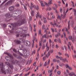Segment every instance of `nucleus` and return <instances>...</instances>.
<instances>
[{
    "mask_svg": "<svg viewBox=\"0 0 76 76\" xmlns=\"http://www.w3.org/2000/svg\"><path fill=\"white\" fill-rule=\"evenodd\" d=\"M44 33H45V34L46 35H47V34H48V32H47V29H46L44 31Z\"/></svg>",
    "mask_w": 76,
    "mask_h": 76,
    "instance_id": "obj_36",
    "label": "nucleus"
},
{
    "mask_svg": "<svg viewBox=\"0 0 76 76\" xmlns=\"http://www.w3.org/2000/svg\"><path fill=\"white\" fill-rule=\"evenodd\" d=\"M19 54L20 56H23V57H24V56L22 54V53H19Z\"/></svg>",
    "mask_w": 76,
    "mask_h": 76,
    "instance_id": "obj_56",
    "label": "nucleus"
},
{
    "mask_svg": "<svg viewBox=\"0 0 76 76\" xmlns=\"http://www.w3.org/2000/svg\"><path fill=\"white\" fill-rule=\"evenodd\" d=\"M47 51H48V50H49L50 49V47H48V46H47Z\"/></svg>",
    "mask_w": 76,
    "mask_h": 76,
    "instance_id": "obj_55",
    "label": "nucleus"
},
{
    "mask_svg": "<svg viewBox=\"0 0 76 76\" xmlns=\"http://www.w3.org/2000/svg\"><path fill=\"white\" fill-rule=\"evenodd\" d=\"M13 55L14 56V57H15L16 58L21 59V61H22V60H23V59H22V58L20 56H18L15 53H13Z\"/></svg>",
    "mask_w": 76,
    "mask_h": 76,
    "instance_id": "obj_6",
    "label": "nucleus"
},
{
    "mask_svg": "<svg viewBox=\"0 0 76 76\" xmlns=\"http://www.w3.org/2000/svg\"><path fill=\"white\" fill-rule=\"evenodd\" d=\"M5 54L10 57V58H11L10 61H11V63L12 64H18L19 63V61H18L17 60L15 59L14 60H13V56L11 55L10 53H5Z\"/></svg>",
    "mask_w": 76,
    "mask_h": 76,
    "instance_id": "obj_3",
    "label": "nucleus"
},
{
    "mask_svg": "<svg viewBox=\"0 0 76 76\" xmlns=\"http://www.w3.org/2000/svg\"><path fill=\"white\" fill-rule=\"evenodd\" d=\"M45 60V56H44L43 58V61H44Z\"/></svg>",
    "mask_w": 76,
    "mask_h": 76,
    "instance_id": "obj_57",
    "label": "nucleus"
},
{
    "mask_svg": "<svg viewBox=\"0 0 76 76\" xmlns=\"http://www.w3.org/2000/svg\"><path fill=\"white\" fill-rule=\"evenodd\" d=\"M11 69H12L13 68V66L12 65H11L10 64V65L8 66Z\"/></svg>",
    "mask_w": 76,
    "mask_h": 76,
    "instance_id": "obj_30",
    "label": "nucleus"
},
{
    "mask_svg": "<svg viewBox=\"0 0 76 76\" xmlns=\"http://www.w3.org/2000/svg\"><path fill=\"white\" fill-rule=\"evenodd\" d=\"M9 31L10 33H13V31L12 30H10Z\"/></svg>",
    "mask_w": 76,
    "mask_h": 76,
    "instance_id": "obj_64",
    "label": "nucleus"
},
{
    "mask_svg": "<svg viewBox=\"0 0 76 76\" xmlns=\"http://www.w3.org/2000/svg\"><path fill=\"white\" fill-rule=\"evenodd\" d=\"M42 31H41V29L40 28L39 30V35H41V33Z\"/></svg>",
    "mask_w": 76,
    "mask_h": 76,
    "instance_id": "obj_29",
    "label": "nucleus"
},
{
    "mask_svg": "<svg viewBox=\"0 0 76 76\" xmlns=\"http://www.w3.org/2000/svg\"><path fill=\"white\" fill-rule=\"evenodd\" d=\"M70 22V21H69L68 22V28H65V31H66V32H67V34H69V33L70 32L69 31H68V29H70V28L69 27V23Z\"/></svg>",
    "mask_w": 76,
    "mask_h": 76,
    "instance_id": "obj_9",
    "label": "nucleus"
},
{
    "mask_svg": "<svg viewBox=\"0 0 76 76\" xmlns=\"http://www.w3.org/2000/svg\"><path fill=\"white\" fill-rule=\"evenodd\" d=\"M31 4L32 7H34V9H36L37 10H39V6L38 5H37V6H35V5H33V4L32 2L31 3Z\"/></svg>",
    "mask_w": 76,
    "mask_h": 76,
    "instance_id": "obj_8",
    "label": "nucleus"
},
{
    "mask_svg": "<svg viewBox=\"0 0 76 76\" xmlns=\"http://www.w3.org/2000/svg\"><path fill=\"white\" fill-rule=\"evenodd\" d=\"M64 18H65V17H66V14H67V13L66 12H64Z\"/></svg>",
    "mask_w": 76,
    "mask_h": 76,
    "instance_id": "obj_44",
    "label": "nucleus"
},
{
    "mask_svg": "<svg viewBox=\"0 0 76 76\" xmlns=\"http://www.w3.org/2000/svg\"><path fill=\"white\" fill-rule=\"evenodd\" d=\"M39 25H41L42 24V22H41V20H39Z\"/></svg>",
    "mask_w": 76,
    "mask_h": 76,
    "instance_id": "obj_40",
    "label": "nucleus"
},
{
    "mask_svg": "<svg viewBox=\"0 0 76 76\" xmlns=\"http://www.w3.org/2000/svg\"><path fill=\"white\" fill-rule=\"evenodd\" d=\"M66 68L68 67V69H69V70H72V67L69 66V65H68V64H67L66 65Z\"/></svg>",
    "mask_w": 76,
    "mask_h": 76,
    "instance_id": "obj_20",
    "label": "nucleus"
},
{
    "mask_svg": "<svg viewBox=\"0 0 76 76\" xmlns=\"http://www.w3.org/2000/svg\"><path fill=\"white\" fill-rule=\"evenodd\" d=\"M24 39H22V38H19L18 40H15L14 41L16 44H20L21 42H23H23H24V44L28 46V47H30V46H31V42L28 41H24Z\"/></svg>",
    "mask_w": 76,
    "mask_h": 76,
    "instance_id": "obj_2",
    "label": "nucleus"
},
{
    "mask_svg": "<svg viewBox=\"0 0 76 76\" xmlns=\"http://www.w3.org/2000/svg\"><path fill=\"white\" fill-rule=\"evenodd\" d=\"M62 60L64 63H65V62H66V61L67 63H68V61H67V60L66 58L63 59Z\"/></svg>",
    "mask_w": 76,
    "mask_h": 76,
    "instance_id": "obj_25",
    "label": "nucleus"
},
{
    "mask_svg": "<svg viewBox=\"0 0 76 76\" xmlns=\"http://www.w3.org/2000/svg\"><path fill=\"white\" fill-rule=\"evenodd\" d=\"M17 23H15L13 24H11V25L12 26V29L15 30V33H19L20 32V34H17L16 35L17 37H19L20 35V37H23V39H25L26 36H29V34H25V30H23L22 28H19L18 29V28L16 26H19L25 23V20L23 19L22 18V16L20 17Z\"/></svg>",
    "mask_w": 76,
    "mask_h": 76,
    "instance_id": "obj_1",
    "label": "nucleus"
},
{
    "mask_svg": "<svg viewBox=\"0 0 76 76\" xmlns=\"http://www.w3.org/2000/svg\"><path fill=\"white\" fill-rule=\"evenodd\" d=\"M57 19H59V20H61V17H60V16L59 15H58V16L57 17Z\"/></svg>",
    "mask_w": 76,
    "mask_h": 76,
    "instance_id": "obj_33",
    "label": "nucleus"
},
{
    "mask_svg": "<svg viewBox=\"0 0 76 76\" xmlns=\"http://www.w3.org/2000/svg\"><path fill=\"white\" fill-rule=\"evenodd\" d=\"M54 41L55 42H57L58 41V40H57V39H54Z\"/></svg>",
    "mask_w": 76,
    "mask_h": 76,
    "instance_id": "obj_53",
    "label": "nucleus"
},
{
    "mask_svg": "<svg viewBox=\"0 0 76 76\" xmlns=\"http://www.w3.org/2000/svg\"><path fill=\"white\" fill-rule=\"evenodd\" d=\"M73 12H74V15L75 16L76 15V10L75 9H73Z\"/></svg>",
    "mask_w": 76,
    "mask_h": 76,
    "instance_id": "obj_27",
    "label": "nucleus"
},
{
    "mask_svg": "<svg viewBox=\"0 0 76 76\" xmlns=\"http://www.w3.org/2000/svg\"><path fill=\"white\" fill-rule=\"evenodd\" d=\"M14 1H15V0H11L7 2V3H8V4L10 5H11V4H12L13 2H14Z\"/></svg>",
    "mask_w": 76,
    "mask_h": 76,
    "instance_id": "obj_11",
    "label": "nucleus"
},
{
    "mask_svg": "<svg viewBox=\"0 0 76 76\" xmlns=\"http://www.w3.org/2000/svg\"><path fill=\"white\" fill-rule=\"evenodd\" d=\"M30 70V68L28 67L26 69V72H28V70Z\"/></svg>",
    "mask_w": 76,
    "mask_h": 76,
    "instance_id": "obj_54",
    "label": "nucleus"
},
{
    "mask_svg": "<svg viewBox=\"0 0 76 76\" xmlns=\"http://www.w3.org/2000/svg\"><path fill=\"white\" fill-rule=\"evenodd\" d=\"M14 9H15V7L14 6H11L9 8V10L10 12L13 11Z\"/></svg>",
    "mask_w": 76,
    "mask_h": 76,
    "instance_id": "obj_10",
    "label": "nucleus"
},
{
    "mask_svg": "<svg viewBox=\"0 0 76 76\" xmlns=\"http://www.w3.org/2000/svg\"><path fill=\"white\" fill-rule=\"evenodd\" d=\"M23 53L24 54L25 56H28L30 55V53H29V52H27V51L26 50V49H23Z\"/></svg>",
    "mask_w": 76,
    "mask_h": 76,
    "instance_id": "obj_7",
    "label": "nucleus"
},
{
    "mask_svg": "<svg viewBox=\"0 0 76 76\" xmlns=\"http://www.w3.org/2000/svg\"><path fill=\"white\" fill-rule=\"evenodd\" d=\"M36 16L37 19L38 18V17H39L40 18H41V16H39V14L38 12H37V15H36Z\"/></svg>",
    "mask_w": 76,
    "mask_h": 76,
    "instance_id": "obj_16",
    "label": "nucleus"
},
{
    "mask_svg": "<svg viewBox=\"0 0 76 76\" xmlns=\"http://www.w3.org/2000/svg\"><path fill=\"white\" fill-rule=\"evenodd\" d=\"M51 30L52 32H54V29L52 28L51 29Z\"/></svg>",
    "mask_w": 76,
    "mask_h": 76,
    "instance_id": "obj_61",
    "label": "nucleus"
},
{
    "mask_svg": "<svg viewBox=\"0 0 76 76\" xmlns=\"http://www.w3.org/2000/svg\"><path fill=\"white\" fill-rule=\"evenodd\" d=\"M5 65H6V66H10V64L9 63V62H5Z\"/></svg>",
    "mask_w": 76,
    "mask_h": 76,
    "instance_id": "obj_24",
    "label": "nucleus"
},
{
    "mask_svg": "<svg viewBox=\"0 0 76 76\" xmlns=\"http://www.w3.org/2000/svg\"><path fill=\"white\" fill-rule=\"evenodd\" d=\"M61 49L62 50H64V47H63V46H61Z\"/></svg>",
    "mask_w": 76,
    "mask_h": 76,
    "instance_id": "obj_48",
    "label": "nucleus"
},
{
    "mask_svg": "<svg viewBox=\"0 0 76 76\" xmlns=\"http://www.w3.org/2000/svg\"><path fill=\"white\" fill-rule=\"evenodd\" d=\"M5 16L6 17V18H8V17L9 18L11 16V15H10L9 13H8L5 15Z\"/></svg>",
    "mask_w": 76,
    "mask_h": 76,
    "instance_id": "obj_15",
    "label": "nucleus"
},
{
    "mask_svg": "<svg viewBox=\"0 0 76 76\" xmlns=\"http://www.w3.org/2000/svg\"><path fill=\"white\" fill-rule=\"evenodd\" d=\"M53 62H56V61H57V59H53Z\"/></svg>",
    "mask_w": 76,
    "mask_h": 76,
    "instance_id": "obj_47",
    "label": "nucleus"
},
{
    "mask_svg": "<svg viewBox=\"0 0 76 76\" xmlns=\"http://www.w3.org/2000/svg\"><path fill=\"white\" fill-rule=\"evenodd\" d=\"M69 76H72L73 75L76 76V75H75L74 73L73 72H70V73L69 74Z\"/></svg>",
    "mask_w": 76,
    "mask_h": 76,
    "instance_id": "obj_18",
    "label": "nucleus"
},
{
    "mask_svg": "<svg viewBox=\"0 0 76 76\" xmlns=\"http://www.w3.org/2000/svg\"><path fill=\"white\" fill-rule=\"evenodd\" d=\"M22 13V11L21 10H19L18 12V13L19 15H20Z\"/></svg>",
    "mask_w": 76,
    "mask_h": 76,
    "instance_id": "obj_23",
    "label": "nucleus"
},
{
    "mask_svg": "<svg viewBox=\"0 0 76 76\" xmlns=\"http://www.w3.org/2000/svg\"><path fill=\"white\" fill-rule=\"evenodd\" d=\"M57 73L58 75H60L61 73V72H60V71H58L57 72Z\"/></svg>",
    "mask_w": 76,
    "mask_h": 76,
    "instance_id": "obj_50",
    "label": "nucleus"
},
{
    "mask_svg": "<svg viewBox=\"0 0 76 76\" xmlns=\"http://www.w3.org/2000/svg\"><path fill=\"white\" fill-rule=\"evenodd\" d=\"M31 15L32 16H34V11L31 10Z\"/></svg>",
    "mask_w": 76,
    "mask_h": 76,
    "instance_id": "obj_28",
    "label": "nucleus"
},
{
    "mask_svg": "<svg viewBox=\"0 0 76 76\" xmlns=\"http://www.w3.org/2000/svg\"><path fill=\"white\" fill-rule=\"evenodd\" d=\"M15 6L18 7L19 6V4H15Z\"/></svg>",
    "mask_w": 76,
    "mask_h": 76,
    "instance_id": "obj_52",
    "label": "nucleus"
},
{
    "mask_svg": "<svg viewBox=\"0 0 76 76\" xmlns=\"http://www.w3.org/2000/svg\"><path fill=\"white\" fill-rule=\"evenodd\" d=\"M64 55L66 56L67 57L69 58V54L67 53H65L64 54Z\"/></svg>",
    "mask_w": 76,
    "mask_h": 76,
    "instance_id": "obj_34",
    "label": "nucleus"
},
{
    "mask_svg": "<svg viewBox=\"0 0 76 76\" xmlns=\"http://www.w3.org/2000/svg\"><path fill=\"white\" fill-rule=\"evenodd\" d=\"M43 22L44 23H46L47 22V20H44L43 21Z\"/></svg>",
    "mask_w": 76,
    "mask_h": 76,
    "instance_id": "obj_49",
    "label": "nucleus"
},
{
    "mask_svg": "<svg viewBox=\"0 0 76 76\" xmlns=\"http://www.w3.org/2000/svg\"><path fill=\"white\" fill-rule=\"evenodd\" d=\"M3 63H2L1 64H0V67L1 68V73H4V75H6V73L5 72V71L3 70Z\"/></svg>",
    "mask_w": 76,
    "mask_h": 76,
    "instance_id": "obj_5",
    "label": "nucleus"
},
{
    "mask_svg": "<svg viewBox=\"0 0 76 76\" xmlns=\"http://www.w3.org/2000/svg\"><path fill=\"white\" fill-rule=\"evenodd\" d=\"M42 29H45V26L44 24H43L42 25Z\"/></svg>",
    "mask_w": 76,
    "mask_h": 76,
    "instance_id": "obj_31",
    "label": "nucleus"
},
{
    "mask_svg": "<svg viewBox=\"0 0 76 76\" xmlns=\"http://www.w3.org/2000/svg\"><path fill=\"white\" fill-rule=\"evenodd\" d=\"M60 13H61L62 12H63V9H62L61 8H60Z\"/></svg>",
    "mask_w": 76,
    "mask_h": 76,
    "instance_id": "obj_51",
    "label": "nucleus"
},
{
    "mask_svg": "<svg viewBox=\"0 0 76 76\" xmlns=\"http://www.w3.org/2000/svg\"><path fill=\"white\" fill-rule=\"evenodd\" d=\"M52 0H50L49 2L48 3V4H52Z\"/></svg>",
    "mask_w": 76,
    "mask_h": 76,
    "instance_id": "obj_37",
    "label": "nucleus"
},
{
    "mask_svg": "<svg viewBox=\"0 0 76 76\" xmlns=\"http://www.w3.org/2000/svg\"><path fill=\"white\" fill-rule=\"evenodd\" d=\"M69 40H72L73 42L75 41L74 39H73V37L72 36H69Z\"/></svg>",
    "mask_w": 76,
    "mask_h": 76,
    "instance_id": "obj_17",
    "label": "nucleus"
},
{
    "mask_svg": "<svg viewBox=\"0 0 76 76\" xmlns=\"http://www.w3.org/2000/svg\"><path fill=\"white\" fill-rule=\"evenodd\" d=\"M54 24L53 23V22H51L50 23V25H52L53 26V27H54V28L55 26L54 25L56 26V27H58V25L57 24L58 23V21H57V19H56V20H54Z\"/></svg>",
    "mask_w": 76,
    "mask_h": 76,
    "instance_id": "obj_4",
    "label": "nucleus"
},
{
    "mask_svg": "<svg viewBox=\"0 0 76 76\" xmlns=\"http://www.w3.org/2000/svg\"><path fill=\"white\" fill-rule=\"evenodd\" d=\"M48 36L47 35H47L45 34L44 36H43L42 38H48Z\"/></svg>",
    "mask_w": 76,
    "mask_h": 76,
    "instance_id": "obj_22",
    "label": "nucleus"
},
{
    "mask_svg": "<svg viewBox=\"0 0 76 76\" xmlns=\"http://www.w3.org/2000/svg\"><path fill=\"white\" fill-rule=\"evenodd\" d=\"M58 40L59 42V43H60V44H61V40H60V39H59Z\"/></svg>",
    "mask_w": 76,
    "mask_h": 76,
    "instance_id": "obj_58",
    "label": "nucleus"
},
{
    "mask_svg": "<svg viewBox=\"0 0 76 76\" xmlns=\"http://www.w3.org/2000/svg\"><path fill=\"white\" fill-rule=\"evenodd\" d=\"M56 48H59V46L57 45H56Z\"/></svg>",
    "mask_w": 76,
    "mask_h": 76,
    "instance_id": "obj_63",
    "label": "nucleus"
},
{
    "mask_svg": "<svg viewBox=\"0 0 76 76\" xmlns=\"http://www.w3.org/2000/svg\"><path fill=\"white\" fill-rule=\"evenodd\" d=\"M8 1V0H5L4 1V2H3V3H2L1 4V5H2V4H4V3H6V1Z\"/></svg>",
    "mask_w": 76,
    "mask_h": 76,
    "instance_id": "obj_39",
    "label": "nucleus"
},
{
    "mask_svg": "<svg viewBox=\"0 0 76 76\" xmlns=\"http://www.w3.org/2000/svg\"><path fill=\"white\" fill-rule=\"evenodd\" d=\"M9 6V4H8V2H7L5 4L4 6H5V7L6 8H7Z\"/></svg>",
    "mask_w": 76,
    "mask_h": 76,
    "instance_id": "obj_19",
    "label": "nucleus"
},
{
    "mask_svg": "<svg viewBox=\"0 0 76 76\" xmlns=\"http://www.w3.org/2000/svg\"><path fill=\"white\" fill-rule=\"evenodd\" d=\"M62 31L63 32V34H64V38L65 39L66 38V40H67V41H68V39H67V38L66 37V33L64 32V29H63Z\"/></svg>",
    "mask_w": 76,
    "mask_h": 76,
    "instance_id": "obj_13",
    "label": "nucleus"
},
{
    "mask_svg": "<svg viewBox=\"0 0 76 76\" xmlns=\"http://www.w3.org/2000/svg\"><path fill=\"white\" fill-rule=\"evenodd\" d=\"M5 59L7 61H8V60H9V57L7 56H6L5 57Z\"/></svg>",
    "mask_w": 76,
    "mask_h": 76,
    "instance_id": "obj_41",
    "label": "nucleus"
},
{
    "mask_svg": "<svg viewBox=\"0 0 76 76\" xmlns=\"http://www.w3.org/2000/svg\"><path fill=\"white\" fill-rule=\"evenodd\" d=\"M30 28L31 32H32V26H31V24L30 25Z\"/></svg>",
    "mask_w": 76,
    "mask_h": 76,
    "instance_id": "obj_42",
    "label": "nucleus"
},
{
    "mask_svg": "<svg viewBox=\"0 0 76 76\" xmlns=\"http://www.w3.org/2000/svg\"><path fill=\"white\" fill-rule=\"evenodd\" d=\"M51 10V8L50 7H49L48 8H46L47 10Z\"/></svg>",
    "mask_w": 76,
    "mask_h": 76,
    "instance_id": "obj_45",
    "label": "nucleus"
},
{
    "mask_svg": "<svg viewBox=\"0 0 76 76\" xmlns=\"http://www.w3.org/2000/svg\"><path fill=\"white\" fill-rule=\"evenodd\" d=\"M49 42L50 44V46L51 45V43H52V41H53L51 39H49Z\"/></svg>",
    "mask_w": 76,
    "mask_h": 76,
    "instance_id": "obj_38",
    "label": "nucleus"
},
{
    "mask_svg": "<svg viewBox=\"0 0 76 76\" xmlns=\"http://www.w3.org/2000/svg\"><path fill=\"white\" fill-rule=\"evenodd\" d=\"M39 1L40 3V4L43 7H44V6H45V5H44V3L42 2V1Z\"/></svg>",
    "mask_w": 76,
    "mask_h": 76,
    "instance_id": "obj_26",
    "label": "nucleus"
},
{
    "mask_svg": "<svg viewBox=\"0 0 76 76\" xmlns=\"http://www.w3.org/2000/svg\"><path fill=\"white\" fill-rule=\"evenodd\" d=\"M68 48L69 50V51H70V46H69V45H68Z\"/></svg>",
    "mask_w": 76,
    "mask_h": 76,
    "instance_id": "obj_59",
    "label": "nucleus"
},
{
    "mask_svg": "<svg viewBox=\"0 0 76 76\" xmlns=\"http://www.w3.org/2000/svg\"><path fill=\"white\" fill-rule=\"evenodd\" d=\"M13 51L15 52V53H16V52H17V51H16V50L15 49H13Z\"/></svg>",
    "mask_w": 76,
    "mask_h": 76,
    "instance_id": "obj_60",
    "label": "nucleus"
},
{
    "mask_svg": "<svg viewBox=\"0 0 76 76\" xmlns=\"http://www.w3.org/2000/svg\"><path fill=\"white\" fill-rule=\"evenodd\" d=\"M7 72L8 73H10V74H12V72H11L10 71V70H9V69H7Z\"/></svg>",
    "mask_w": 76,
    "mask_h": 76,
    "instance_id": "obj_32",
    "label": "nucleus"
},
{
    "mask_svg": "<svg viewBox=\"0 0 76 76\" xmlns=\"http://www.w3.org/2000/svg\"><path fill=\"white\" fill-rule=\"evenodd\" d=\"M45 44H43L42 46V50L44 49V48H45Z\"/></svg>",
    "mask_w": 76,
    "mask_h": 76,
    "instance_id": "obj_46",
    "label": "nucleus"
},
{
    "mask_svg": "<svg viewBox=\"0 0 76 76\" xmlns=\"http://www.w3.org/2000/svg\"><path fill=\"white\" fill-rule=\"evenodd\" d=\"M46 17L47 18L48 20H51V18H48V16L47 15H46Z\"/></svg>",
    "mask_w": 76,
    "mask_h": 76,
    "instance_id": "obj_35",
    "label": "nucleus"
},
{
    "mask_svg": "<svg viewBox=\"0 0 76 76\" xmlns=\"http://www.w3.org/2000/svg\"><path fill=\"white\" fill-rule=\"evenodd\" d=\"M24 6V9H25V10H27V8H26V7L25 5H23Z\"/></svg>",
    "mask_w": 76,
    "mask_h": 76,
    "instance_id": "obj_43",
    "label": "nucleus"
},
{
    "mask_svg": "<svg viewBox=\"0 0 76 76\" xmlns=\"http://www.w3.org/2000/svg\"><path fill=\"white\" fill-rule=\"evenodd\" d=\"M64 74L65 75V76H68V74H67L66 72H64Z\"/></svg>",
    "mask_w": 76,
    "mask_h": 76,
    "instance_id": "obj_62",
    "label": "nucleus"
},
{
    "mask_svg": "<svg viewBox=\"0 0 76 76\" xmlns=\"http://www.w3.org/2000/svg\"><path fill=\"white\" fill-rule=\"evenodd\" d=\"M50 59H49L48 62L47 64V62H45L44 64V66H48L49 65V64H50Z\"/></svg>",
    "mask_w": 76,
    "mask_h": 76,
    "instance_id": "obj_12",
    "label": "nucleus"
},
{
    "mask_svg": "<svg viewBox=\"0 0 76 76\" xmlns=\"http://www.w3.org/2000/svg\"><path fill=\"white\" fill-rule=\"evenodd\" d=\"M60 33L58 32L57 34H56L55 35V37L56 38H57V37H60Z\"/></svg>",
    "mask_w": 76,
    "mask_h": 76,
    "instance_id": "obj_21",
    "label": "nucleus"
},
{
    "mask_svg": "<svg viewBox=\"0 0 76 76\" xmlns=\"http://www.w3.org/2000/svg\"><path fill=\"white\" fill-rule=\"evenodd\" d=\"M42 42H41V41H40L39 42V46H40V47L42 46ZM40 47L39 48V49L37 50V51H39V50H40V49H41V47Z\"/></svg>",
    "mask_w": 76,
    "mask_h": 76,
    "instance_id": "obj_14",
    "label": "nucleus"
}]
</instances>
